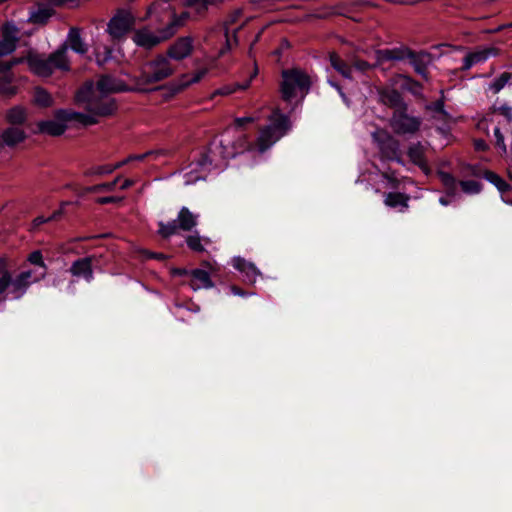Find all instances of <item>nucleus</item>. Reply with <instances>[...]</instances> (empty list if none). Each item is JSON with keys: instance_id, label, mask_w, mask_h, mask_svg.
<instances>
[{"instance_id": "338daca9", "label": "nucleus", "mask_w": 512, "mask_h": 512, "mask_svg": "<svg viewBox=\"0 0 512 512\" xmlns=\"http://www.w3.org/2000/svg\"><path fill=\"white\" fill-rule=\"evenodd\" d=\"M507 203H508L509 205H512V199H511V200H509V201H507Z\"/></svg>"}, {"instance_id": "e2e57ef3", "label": "nucleus", "mask_w": 512, "mask_h": 512, "mask_svg": "<svg viewBox=\"0 0 512 512\" xmlns=\"http://www.w3.org/2000/svg\"><path fill=\"white\" fill-rule=\"evenodd\" d=\"M417 72L420 73V74L424 73V71L422 69H420V68L417 69Z\"/></svg>"}, {"instance_id": "7c9ffc66", "label": "nucleus", "mask_w": 512, "mask_h": 512, "mask_svg": "<svg viewBox=\"0 0 512 512\" xmlns=\"http://www.w3.org/2000/svg\"><path fill=\"white\" fill-rule=\"evenodd\" d=\"M34 102L41 107H49L53 104V99L45 89L38 87L34 91Z\"/></svg>"}, {"instance_id": "6e6d98bb", "label": "nucleus", "mask_w": 512, "mask_h": 512, "mask_svg": "<svg viewBox=\"0 0 512 512\" xmlns=\"http://www.w3.org/2000/svg\"><path fill=\"white\" fill-rule=\"evenodd\" d=\"M443 106H444V105H443V103H442V102H437V103L435 104V110H436V111H442Z\"/></svg>"}, {"instance_id": "4468645a", "label": "nucleus", "mask_w": 512, "mask_h": 512, "mask_svg": "<svg viewBox=\"0 0 512 512\" xmlns=\"http://www.w3.org/2000/svg\"><path fill=\"white\" fill-rule=\"evenodd\" d=\"M94 256L83 257L72 262L69 273L75 278H83L86 282L94 279L93 262Z\"/></svg>"}, {"instance_id": "680f3d73", "label": "nucleus", "mask_w": 512, "mask_h": 512, "mask_svg": "<svg viewBox=\"0 0 512 512\" xmlns=\"http://www.w3.org/2000/svg\"><path fill=\"white\" fill-rule=\"evenodd\" d=\"M120 177L118 176L115 180H113L112 182H115V185L118 183Z\"/></svg>"}, {"instance_id": "6e6552de", "label": "nucleus", "mask_w": 512, "mask_h": 512, "mask_svg": "<svg viewBox=\"0 0 512 512\" xmlns=\"http://www.w3.org/2000/svg\"><path fill=\"white\" fill-rule=\"evenodd\" d=\"M310 77L302 70L290 69L282 72L281 93L284 100L289 101L298 92L307 93L310 87Z\"/></svg>"}, {"instance_id": "b1692460", "label": "nucleus", "mask_w": 512, "mask_h": 512, "mask_svg": "<svg viewBox=\"0 0 512 512\" xmlns=\"http://www.w3.org/2000/svg\"><path fill=\"white\" fill-rule=\"evenodd\" d=\"M410 197L399 192H390L385 195L384 203L391 208L401 207L402 211L408 208Z\"/></svg>"}, {"instance_id": "f704fd0d", "label": "nucleus", "mask_w": 512, "mask_h": 512, "mask_svg": "<svg viewBox=\"0 0 512 512\" xmlns=\"http://www.w3.org/2000/svg\"><path fill=\"white\" fill-rule=\"evenodd\" d=\"M216 0H187L186 5L193 8L196 12H201L207 8L208 4L214 3Z\"/></svg>"}, {"instance_id": "7ed1b4c3", "label": "nucleus", "mask_w": 512, "mask_h": 512, "mask_svg": "<svg viewBox=\"0 0 512 512\" xmlns=\"http://www.w3.org/2000/svg\"><path fill=\"white\" fill-rule=\"evenodd\" d=\"M77 122L84 126L97 123V119L89 113L75 112L73 110L59 109L55 111L52 119L39 121L36 124L37 132L53 137L62 135L68 123Z\"/></svg>"}, {"instance_id": "0e129e2a", "label": "nucleus", "mask_w": 512, "mask_h": 512, "mask_svg": "<svg viewBox=\"0 0 512 512\" xmlns=\"http://www.w3.org/2000/svg\"><path fill=\"white\" fill-rule=\"evenodd\" d=\"M58 282H59V281L54 280V281H53V285H54V286L58 285Z\"/></svg>"}, {"instance_id": "9b49d317", "label": "nucleus", "mask_w": 512, "mask_h": 512, "mask_svg": "<svg viewBox=\"0 0 512 512\" xmlns=\"http://www.w3.org/2000/svg\"><path fill=\"white\" fill-rule=\"evenodd\" d=\"M175 34V30L172 26H166L157 32L151 31L149 28L144 27L136 30L133 35V41L137 46L145 49H151L161 42L169 39Z\"/></svg>"}, {"instance_id": "79ce46f5", "label": "nucleus", "mask_w": 512, "mask_h": 512, "mask_svg": "<svg viewBox=\"0 0 512 512\" xmlns=\"http://www.w3.org/2000/svg\"><path fill=\"white\" fill-rule=\"evenodd\" d=\"M256 120H257V118H255V117H240V118L235 119V125L237 127H242L245 124L254 122Z\"/></svg>"}, {"instance_id": "3c124183", "label": "nucleus", "mask_w": 512, "mask_h": 512, "mask_svg": "<svg viewBox=\"0 0 512 512\" xmlns=\"http://www.w3.org/2000/svg\"><path fill=\"white\" fill-rule=\"evenodd\" d=\"M511 27H512V22L507 25L498 26L497 28L491 30L490 32L495 33V32H499V31L503 30L504 28H511Z\"/></svg>"}, {"instance_id": "aec40b11", "label": "nucleus", "mask_w": 512, "mask_h": 512, "mask_svg": "<svg viewBox=\"0 0 512 512\" xmlns=\"http://www.w3.org/2000/svg\"><path fill=\"white\" fill-rule=\"evenodd\" d=\"M426 148L420 142L412 143L408 147L407 155L412 163L417 165L425 173L429 171L427 159L425 156Z\"/></svg>"}, {"instance_id": "5701e85b", "label": "nucleus", "mask_w": 512, "mask_h": 512, "mask_svg": "<svg viewBox=\"0 0 512 512\" xmlns=\"http://www.w3.org/2000/svg\"><path fill=\"white\" fill-rule=\"evenodd\" d=\"M257 74V68L254 67L253 69V72L250 76V79L243 82V83H235V84H227V85H224L223 87H220L218 89H216L212 95H211V98H214L215 96H228L234 92H236L237 90H245L249 87L250 85V82H251V79Z\"/></svg>"}, {"instance_id": "58836bf2", "label": "nucleus", "mask_w": 512, "mask_h": 512, "mask_svg": "<svg viewBox=\"0 0 512 512\" xmlns=\"http://www.w3.org/2000/svg\"><path fill=\"white\" fill-rule=\"evenodd\" d=\"M115 189V182H109V183H102L98 185H94L91 187H88L86 189L87 192L94 193L99 191H113Z\"/></svg>"}, {"instance_id": "de8ad7c7", "label": "nucleus", "mask_w": 512, "mask_h": 512, "mask_svg": "<svg viewBox=\"0 0 512 512\" xmlns=\"http://www.w3.org/2000/svg\"><path fill=\"white\" fill-rule=\"evenodd\" d=\"M135 184V181L134 180H131V179H126L120 186V189L121 190H126L128 189L129 187H131L132 185Z\"/></svg>"}, {"instance_id": "2f4dec72", "label": "nucleus", "mask_w": 512, "mask_h": 512, "mask_svg": "<svg viewBox=\"0 0 512 512\" xmlns=\"http://www.w3.org/2000/svg\"><path fill=\"white\" fill-rule=\"evenodd\" d=\"M83 238H75V239H71L70 241L66 242V243H63L59 246V252L64 254V255H70V254H75V255H79L81 253L84 252V250H80L76 247V242H78L79 240H82Z\"/></svg>"}, {"instance_id": "39448f33", "label": "nucleus", "mask_w": 512, "mask_h": 512, "mask_svg": "<svg viewBox=\"0 0 512 512\" xmlns=\"http://www.w3.org/2000/svg\"><path fill=\"white\" fill-rule=\"evenodd\" d=\"M26 63L29 70L39 77H49L56 69L68 71L70 68L66 47L59 48L48 58L29 54L26 57Z\"/></svg>"}, {"instance_id": "49530a36", "label": "nucleus", "mask_w": 512, "mask_h": 512, "mask_svg": "<svg viewBox=\"0 0 512 512\" xmlns=\"http://www.w3.org/2000/svg\"><path fill=\"white\" fill-rule=\"evenodd\" d=\"M131 159H132V158H131V157H129V158H127V159L123 160V161H120V162H118V163H116V164H114V165H111L112 171H115L116 169L121 168L123 165H125L126 163H128Z\"/></svg>"}, {"instance_id": "ddd939ff", "label": "nucleus", "mask_w": 512, "mask_h": 512, "mask_svg": "<svg viewBox=\"0 0 512 512\" xmlns=\"http://www.w3.org/2000/svg\"><path fill=\"white\" fill-rule=\"evenodd\" d=\"M19 30L12 23H6L2 27V37L0 39V56L11 54L15 51Z\"/></svg>"}, {"instance_id": "9d476101", "label": "nucleus", "mask_w": 512, "mask_h": 512, "mask_svg": "<svg viewBox=\"0 0 512 512\" xmlns=\"http://www.w3.org/2000/svg\"><path fill=\"white\" fill-rule=\"evenodd\" d=\"M422 125V119L407 113V107L397 109L390 119V126L395 134L414 135Z\"/></svg>"}, {"instance_id": "dca6fc26", "label": "nucleus", "mask_w": 512, "mask_h": 512, "mask_svg": "<svg viewBox=\"0 0 512 512\" xmlns=\"http://www.w3.org/2000/svg\"><path fill=\"white\" fill-rule=\"evenodd\" d=\"M193 51V40L191 37L177 39L168 49V55L174 60H182L190 56Z\"/></svg>"}, {"instance_id": "13d9d810", "label": "nucleus", "mask_w": 512, "mask_h": 512, "mask_svg": "<svg viewBox=\"0 0 512 512\" xmlns=\"http://www.w3.org/2000/svg\"><path fill=\"white\" fill-rule=\"evenodd\" d=\"M0 299L1 300H5V299H11L13 300L9 295H7V293L5 292L3 295L0 296Z\"/></svg>"}, {"instance_id": "e433bc0d", "label": "nucleus", "mask_w": 512, "mask_h": 512, "mask_svg": "<svg viewBox=\"0 0 512 512\" xmlns=\"http://www.w3.org/2000/svg\"><path fill=\"white\" fill-rule=\"evenodd\" d=\"M188 17H189V15L187 12H183L179 16L172 14V19L167 26L173 25V28L176 31L177 28H179L180 26H182L185 23V21L187 20Z\"/></svg>"}, {"instance_id": "864d4df0", "label": "nucleus", "mask_w": 512, "mask_h": 512, "mask_svg": "<svg viewBox=\"0 0 512 512\" xmlns=\"http://www.w3.org/2000/svg\"><path fill=\"white\" fill-rule=\"evenodd\" d=\"M189 273L190 272L187 270H180V269H177L174 271V274H176V275H189Z\"/></svg>"}, {"instance_id": "c756f323", "label": "nucleus", "mask_w": 512, "mask_h": 512, "mask_svg": "<svg viewBox=\"0 0 512 512\" xmlns=\"http://www.w3.org/2000/svg\"><path fill=\"white\" fill-rule=\"evenodd\" d=\"M485 178L493 185H495L501 193L508 192L512 189L510 184H508L505 180H503L499 175H497L494 172H486Z\"/></svg>"}, {"instance_id": "1a4fd4ad", "label": "nucleus", "mask_w": 512, "mask_h": 512, "mask_svg": "<svg viewBox=\"0 0 512 512\" xmlns=\"http://www.w3.org/2000/svg\"><path fill=\"white\" fill-rule=\"evenodd\" d=\"M199 215L190 211L187 207H182L177 215V219L168 223L159 222L158 233L168 238L178 232V230L191 231L198 224Z\"/></svg>"}, {"instance_id": "09e8293b", "label": "nucleus", "mask_w": 512, "mask_h": 512, "mask_svg": "<svg viewBox=\"0 0 512 512\" xmlns=\"http://www.w3.org/2000/svg\"><path fill=\"white\" fill-rule=\"evenodd\" d=\"M230 289H231V292L234 295H238V296H245L246 295V293L242 289H240V288H238L236 286H231Z\"/></svg>"}, {"instance_id": "f257e3e1", "label": "nucleus", "mask_w": 512, "mask_h": 512, "mask_svg": "<svg viewBox=\"0 0 512 512\" xmlns=\"http://www.w3.org/2000/svg\"><path fill=\"white\" fill-rule=\"evenodd\" d=\"M127 90L129 88L123 81L111 76H102L96 86L91 82L86 83L77 92L75 101L97 119L99 116H109L117 109L114 99L109 94Z\"/></svg>"}, {"instance_id": "72a5a7b5", "label": "nucleus", "mask_w": 512, "mask_h": 512, "mask_svg": "<svg viewBox=\"0 0 512 512\" xmlns=\"http://www.w3.org/2000/svg\"><path fill=\"white\" fill-rule=\"evenodd\" d=\"M459 185L462 191L467 194H477L482 189L481 183L474 180L460 181Z\"/></svg>"}, {"instance_id": "052dcab7", "label": "nucleus", "mask_w": 512, "mask_h": 512, "mask_svg": "<svg viewBox=\"0 0 512 512\" xmlns=\"http://www.w3.org/2000/svg\"><path fill=\"white\" fill-rule=\"evenodd\" d=\"M440 203L443 204V205H447V201L444 198L440 199Z\"/></svg>"}, {"instance_id": "c9c22d12", "label": "nucleus", "mask_w": 512, "mask_h": 512, "mask_svg": "<svg viewBox=\"0 0 512 512\" xmlns=\"http://www.w3.org/2000/svg\"><path fill=\"white\" fill-rule=\"evenodd\" d=\"M113 171H112V168H111V164H107V165H100V166H96V167H93V168H90L86 174L89 175V176H92V175H106V174H111Z\"/></svg>"}, {"instance_id": "2eb2a0df", "label": "nucleus", "mask_w": 512, "mask_h": 512, "mask_svg": "<svg viewBox=\"0 0 512 512\" xmlns=\"http://www.w3.org/2000/svg\"><path fill=\"white\" fill-rule=\"evenodd\" d=\"M497 54L498 49L495 47H482L477 48L474 51L468 52L466 56L463 58V65L461 67V70L467 71L474 65L483 63L490 57L496 56Z\"/></svg>"}, {"instance_id": "69168bd1", "label": "nucleus", "mask_w": 512, "mask_h": 512, "mask_svg": "<svg viewBox=\"0 0 512 512\" xmlns=\"http://www.w3.org/2000/svg\"><path fill=\"white\" fill-rule=\"evenodd\" d=\"M413 84H414L417 88H419V84H418L417 82H413Z\"/></svg>"}, {"instance_id": "c03bdc74", "label": "nucleus", "mask_w": 512, "mask_h": 512, "mask_svg": "<svg viewBox=\"0 0 512 512\" xmlns=\"http://www.w3.org/2000/svg\"><path fill=\"white\" fill-rule=\"evenodd\" d=\"M354 67L358 70L365 71L370 68V64L363 60H357L354 62Z\"/></svg>"}, {"instance_id": "6ab92c4d", "label": "nucleus", "mask_w": 512, "mask_h": 512, "mask_svg": "<svg viewBox=\"0 0 512 512\" xmlns=\"http://www.w3.org/2000/svg\"><path fill=\"white\" fill-rule=\"evenodd\" d=\"M26 138V134L23 129L18 127H9L0 134V148L15 147L16 145L23 142Z\"/></svg>"}, {"instance_id": "a18cd8bd", "label": "nucleus", "mask_w": 512, "mask_h": 512, "mask_svg": "<svg viewBox=\"0 0 512 512\" xmlns=\"http://www.w3.org/2000/svg\"><path fill=\"white\" fill-rule=\"evenodd\" d=\"M14 67V62L2 61L0 62V72H8Z\"/></svg>"}, {"instance_id": "4be33fe9", "label": "nucleus", "mask_w": 512, "mask_h": 512, "mask_svg": "<svg viewBox=\"0 0 512 512\" xmlns=\"http://www.w3.org/2000/svg\"><path fill=\"white\" fill-rule=\"evenodd\" d=\"M63 47H66L67 49L69 47L79 54H85L88 51L87 45L83 42L80 31L77 28L70 29L66 44Z\"/></svg>"}, {"instance_id": "a19ab883", "label": "nucleus", "mask_w": 512, "mask_h": 512, "mask_svg": "<svg viewBox=\"0 0 512 512\" xmlns=\"http://www.w3.org/2000/svg\"><path fill=\"white\" fill-rule=\"evenodd\" d=\"M122 197H113V196H110V197H101V198H98L97 199V203L99 204H109V203H116V202H120L122 201Z\"/></svg>"}, {"instance_id": "8fccbe9b", "label": "nucleus", "mask_w": 512, "mask_h": 512, "mask_svg": "<svg viewBox=\"0 0 512 512\" xmlns=\"http://www.w3.org/2000/svg\"><path fill=\"white\" fill-rule=\"evenodd\" d=\"M475 147L477 150H486L487 149V145H486L485 141H483V140H477L475 142Z\"/></svg>"}, {"instance_id": "bf43d9fd", "label": "nucleus", "mask_w": 512, "mask_h": 512, "mask_svg": "<svg viewBox=\"0 0 512 512\" xmlns=\"http://www.w3.org/2000/svg\"><path fill=\"white\" fill-rule=\"evenodd\" d=\"M149 257H155V258H159V259H163L164 256L162 254H159V255H156V254H149Z\"/></svg>"}, {"instance_id": "cd10ccee", "label": "nucleus", "mask_w": 512, "mask_h": 512, "mask_svg": "<svg viewBox=\"0 0 512 512\" xmlns=\"http://www.w3.org/2000/svg\"><path fill=\"white\" fill-rule=\"evenodd\" d=\"M13 77L10 74H4L0 77V94L4 97H11L16 93V87L12 85Z\"/></svg>"}, {"instance_id": "f3484780", "label": "nucleus", "mask_w": 512, "mask_h": 512, "mask_svg": "<svg viewBox=\"0 0 512 512\" xmlns=\"http://www.w3.org/2000/svg\"><path fill=\"white\" fill-rule=\"evenodd\" d=\"M377 93L379 96V101L382 104L387 105L391 108H394L395 110L401 109L404 106H406L403 103L400 93L398 91H396L395 89L385 87V86H380V87H377Z\"/></svg>"}, {"instance_id": "bb28decb", "label": "nucleus", "mask_w": 512, "mask_h": 512, "mask_svg": "<svg viewBox=\"0 0 512 512\" xmlns=\"http://www.w3.org/2000/svg\"><path fill=\"white\" fill-rule=\"evenodd\" d=\"M211 243L212 241L209 238H201L198 234H192L186 238L187 246L195 252L205 251L204 245H208Z\"/></svg>"}, {"instance_id": "393cba45", "label": "nucleus", "mask_w": 512, "mask_h": 512, "mask_svg": "<svg viewBox=\"0 0 512 512\" xmlns=\"http://www.w3.org/2000/svg\"><path fill=\"white\" fill-rule=\"evenodd\" d=\"M27 119V112L24 107L15 106L6 112V120L13 125L23 124Z\"/></svg>"}, {"instance_id": "0eeeda50", "label": "nucleus", "mask_w": 512, "mask_h": 512, "mask_svg": "<svg viewBox=\"0 0 512 512\" xmlns=\"http://www.w3.org/2000/svg\"><path fill=\"white\" fill-rule=\"evenodd\" d=\"M135 20L136 17L130 9H117L107 23L106 32L112 41L121 42L133 29Z\"/></svg>"}, {"instance_id": "a211bd4d", "label": "nucleus", "mask_w": 512, "mask_h": 512, "mask_svg": "<svg viewBox=\"0 0 512 512\" xmlns=\"http://www.w3.org/2000/svg\"><path fill=\"white\" fill-rule=\"evenodd\" d=\"M233 267L243 275L244 280L247 283L254 284L260 276V271L257 267L252 262H249L244 258H233Z\"/></svg>"}, {"instance_id": "ea45409f", "label": "nucleus", "mask_w": 512, "mask_h": 512, "mask_svg": "<svg viewBox=\"0 0 512 512\" xmlns=\"http://www.w3.org/2000/svg\"><path fill=\"white\" fill-rule=\"evenodd\" d=\"M61 212L58 211V212H55L53 213L50 217L48 218H45L43 216H39V217H36L33 222H32V226L33 228H37L38 226H40L41 224H44L46 222H49V221H52V220H55L57 219L58 216H60Z\"/></svg>"}, {"instance_id": "f03ea898", "label": "nucleus", "mask_w": 512, "mask_h": 512, "mask_svg": "<svg viewBox=\"0 0 512 512\" xmlns=\"http://www.w3.org/2000/svg\"><path fill=\"white\" fill-rule=\"evenodd\" d=\"M27 261L38 269H23L13 276L9 260L0 257V296L6 292L13 300H19L32 284L46 277L47 265L40 250L31 252Z\"/></svg>"}, {"instance_id": "20e7f679", "label": "nucleus", "mask_w": 512, "mask_h": 512, "mask_svg": "<svg viewBox=\"0 0 512 512\" xmlns=\"http://www.w3.org/2000/svg\"><path fill=\"white\" fill-rule=\"evenodd\" d=\"M269 125L259 129L258 136L254 142L255 149L264 153L280 140L290 129L289 119L278 109L274 110L269 116Z\"/></svg>"}, {"instance_id": "4c0bfd02", "label": "nucleus", "mask_w": 512, "mask_h": 512, "mask_svg": "<svg viewBox=\"0 0 512 512\" xmlns=\"http://www.w3.org/2000/svg\"><path fill=\"white\" fill-rule=\"evenodd\" d=\"M494 136L496 138V145L500 148L503 154H506L507 147L504 141V136L501 132V128L499 126L495 127L494 129Z\"/></svg>"}, {"instance_id": "37998d69", "label": "nucleus", "mask_w": 512, "mask_h": 512, "mask_svg": "<svg viewBox=\"0 0 512 512\" xmlns=\"http://www.w3.org/2000/svg\"><path fill=\"white\" fill-rule=\"evenodd\" d=\"M512 110L508 107L501 108V115L504 117V122L508 123L512 121Z\"/></svg>"}, {"instance_id": "4d7b16f0", "label": "nucleus", "mask_w": 512, "mask_h": 512, "mask_svg": "<svg viewBox=\"0 0 512 512\" xmlns=\"http://www.w3.org/2000/svg\"><path fill=\"white\" fill-rule=\"evenodd\" d=\"M205 265H206V266H208V267H209V269H210L212 272H216V271H217L216 267H214L212 264H210V263H205Z\"/></svg>"}, {"instance_id": "473e14b6", "label": "nucleus", "mask_w": 512, "mask_h": 512, "mask_svg": "<svg viewBox=\"0 0 512 512\" xmlns=\"http://www.w3.org/2000/svg\"><path fill=\"white\" fill-rule=\"evenodd\" d=\"M512 79V73L503 72L499 77H497L491 84L490 89L494 93H498L501 89L505 87V85Z\"/></svg>"}, {"instance_id": "f8f14e48", "label": "nucleus", "mask_w": 512, "mask_h": 512, "mask_svg": "<svg viewBox=\"0 0 512 512\" xmlns=\"http://www.w3.org/2000/svg\"><path fill=\"white\" fill-rule=\"evenodd\" d=\"M220 155L224 159L234 158L235 156L247 151L256 150L254 143L249 140L246 134H239L233 139L225 138L217 146Z\"/></svg>"}, {"instance_id": "412c9836", "label": "nucleus", "mask_w": 512, "mask_h": 512, "mask_svg": "<svg viewBox=\"0 0 512 512\" xmlns=\"http://www.w3.org/2000/svg\"><path fill=\"white\" fill-rule=\"evenodd\" d=\"M190 287L194 290L211 289L214 286L213 281L207 271L202 269H194L189 273Z\"/></svg>"}, {"instance_id": "5fc2aeb1", "label": "nucleus", "mask_w": 512, "mask_h": 512, "mask_svg": "<svg viewBox=\"0 0 512 512\" xmlns=\"http://www.w3.org/2000/svg\"><path fill=\"white\" fill-rule=\"evenodd\" d=\"M206 164H211V160H210V159H208V157H207V156H204V157H203V160L201 161V165H202V166H205Z\"/></svg>"}, {"instance_id": "a878e982", "label": "nucleus", "mask_w": 512, "mask_h": 512, "mask_svg": "<svg viewBox=\"0 0 512 512\" xmlns=\"http://www.w3.org/2000/svg\"><path fill=\"white\" fill-rule=\"evenodd\" d=\"M329 59L331 66L336 71H338L345 78H351V67L345 61H343L338 54L331 53Z\"/></svg>"}, {"instance_id": "423d86ee", "label": "nucleus", "mask_w": 512, "mask_h": 512, "mask_svg": "<svg viewBox=\"0 0 512 512\" xmlns=\"http://www.w3.org/2000/svg\"><path fill=\"white\" fill-rule=\"evenodd\" d=\"M174 68L164 56L146 62L142 65L140 74L135 78L137 90H147L149 85L162 81L172 75Z\"/></svg>"}, {"instance_id": "603ef678", "label": "nucleus", "mask_w": 512, "mask_h": 512, "mask_svg": "<svg viewBox=\"0 0 512 512\" xmlns=\"http://www.w3.org/2000/svg\"><path fill=\"white\" fill-rule=\"evenodd\" d=\"M26 62V57H19V58H14L12 60H9V62H14V66L17 65V64H20L22 62Z\"/></svg>"}, {"instance_id": "c85d7f7f", "label": "nucleus", "mask_w": 512, "mask_h": 512, "mask_svg": "<svg viewBox=\"0 0 512 512\" xmlns=\"http://www.w3.org/2000/svg\"><path fill=\"white\" fill-rule=\"evenodd\" d=\"M438 177L441 183L444 185L447 193L449 195H455L459 184L456 179L451 174L446 172H439Z\"/></svg>"}]
</instances>
